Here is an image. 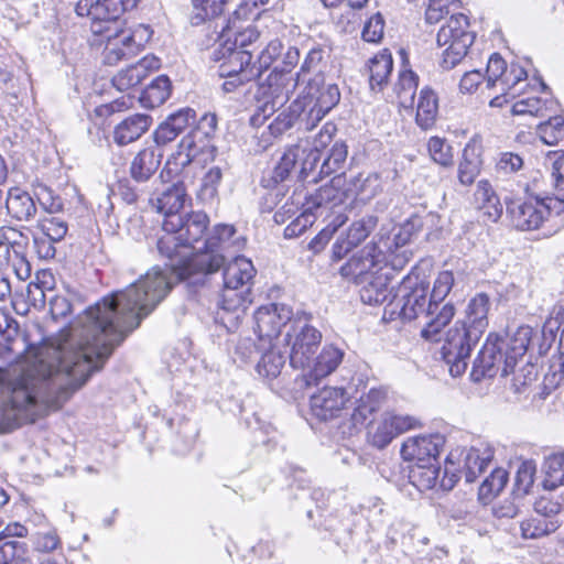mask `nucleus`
Here are the masks:
<instances>
[{
  "mask_svg": "<svg viewBox=\"0 0 564 564\" xmlns=\"http://www.w3.org/2000/svg\"><path fill=\"white\" fill-rule=\"evenodd\" d=\"M158 240L159 252L170 260L169 269L152 268L123 290L104 296L87 307L79 326L70 332L43 337L40 348L64 352H113L164 300L175 282L197 283L200 273L187 264L195 252L183 247L176 231L163 230Z\"/></svg>",
  "mask_w": 564,
  "mask_h": 564,
  "instance_id": "1",
  "label": "nucleus"
},
{
  "mask_svg": "<svg viewBox=\"0 0 564 564\" xmlns=\"http://www.w3.org/2000/svg\"><path fill=\"white\" fill-rule=\"evenodd\" d=\"M108 355H20L0 367V430L34 422L67 402Z\"/></svg>",
  "mask_w": 564,
  "mask_h": 564,
  "instance_id": "2",
  "label": "nucleus"
},
{
  "mask_svg": "<svg viewBox=\"0 0 564 564\" xmlns=\"http://www.w3.org/2000/svg\"><path fill=\"white\" fill-rule=\"evenodd\" d=\"M138 0H79L75 11L91 20V32L106 43L104 59L115 65L123 58L138 54L152 36L149 25L140 24L132 31L123 30L120 17L133 9Z\"/></svg>",
  "mask_w": 564,
  "mask_h": 564,
  "instance_id": "3",
  "label": "nucleus"
},
{
  "mask_svg": "<svg viewBox=\"0 0 564 564\" xmlns=\"http://www.w3.org/2000/svg\"><path fill=\"white\" fill-rule=\"evenodd\" d=\"M553 348L564 352V305L552 308L541 333L527 325L506 338L490 333L478 352H549Z\"/></svg>",
  "mask_w": 564,
  "mask_h": 564,
  "instance_id": "4",
  "label": "nucleus"
},
{
  "mask_svg": "<svg viewBox=\"0 0 564 564\" xmlns=\"http://www.w3.org/2000/svg\"><path fill=\"white\" fill-rule=\"evenodd\" d=\"M339 100L340 91L336 84L324 85L321 78H316L291 102L288 111H282L273 119L269 130L278 137L297 123L300 129L311 131Z\"/></svg>",
  "mask_w": 564,
  "mask_h": 564,
  "instance_id": "5",
  "label": "nucleus"
},
{
  "mask_svg": "<svg viewBox=\"0 0 564 564\" xmlns=\"http://www.w3.org/2000/svg\"><path fill=\"white\" fill-rule=\"evenodd\" d=\"M427 294L429 283L420 280L417 275L408 274L400 283V299L395 302V306L400 307V316L403 319L412 321L421 315L429 318L426 326L422 329V337L437 340L435 336L453 319L456 310L452 303H446L440 311H435V314L427 313Z\"/></svg>",
  "mask_w": 564,
  "mask_h": 564,
  "instance_id": "6",
  "label": "nucleus"
},
{
  "mask_svg": "<svg viewBox=\"0 0 564 564\" xmlns=\"http://www.w3.org/2000/svg\"><path fill=\"white\" fill-rule=\"evenodd\" d=\"M236 234L231 225H216L202 242V252H195L187 264L195 267L200 276L218 271L229 257L245 247L246 239Z\"/></svg>",
  "mask_w": 564,
  "mask_h": 564,
  "instance_id": "7",
  "label": "nucleus"
},
{
  "mask_svg": "<svg viewBox=\"0 0 564 564\" xmlns=\"http://www.w3.org/2000/svg\"><path fill=\"white\" fill-rule=\"evenodd\" d=\"M494 458V448L486 443H479L468 449L452 451L445 463L441 488L451 490L460 475L467 482H473L487 468Z\"/></svg>",
  "mask_w": 564,
  "mask_h": 564,
  "instance_id": "8",
  "label": "nucleus"
},
{
  "mask_svg": "<svg viewBox=\"0 0 564 564\" xmlns=\"http://www.w3.org/2000/svg\"><path fill=\"white\" fill-rule=\"evenodd\" d=\"M203 124H207L213 130L215 117L203 118L199 126L181 140L177 151L171 155L165 164L169 173L177 175L193 162L202 164L213 159L214 147L210 143L209 131H204Z\"/></svg>",
  "mask_w": 564,
  "mask_h": 564,
  "instance_id": "9",
  "label": "nucleus"
},
{
  "mask_svg": "<svg viewBox=\"0 0 564 564\" xmlns=\"http://www.w3.org/2000/svg\"><path fill=\"white\" fill-rule=\"evenodd\" d=\"M224 290L218 302L227 312H236L245 304L243 288L247 286L256 274L252 262L242 256H234L230 261H225Z\"/></svg>",
  "mask_w": 564,
  "mask_h": 564,
  "instance_id": "10",
  "label": "nucleus"
},
{
  "mask_svg": "<svg viewBox=\"0 0 564 564\" xmlns=\"http://www.w3.org/2000/svg\"><path fill=\"white\" fill-rule=\"evenodd\" d=\"M563 208L553 197L545 199H529L511 202L507 206L513 226L519 230H535L547 220L553 212L560 214Z\"/></svg>",
  "mask_w": 564,
  "mask_h": 564,
  "instance_id": "11",
  "label": "nucleus"
},
{
  "mask_svg": "<svg viewBox=\"0 0 564 564\" xmlns=\"http://www.w3.org/2000/svg\"><path fill=\"white\" fill-rule=\"evenodd\" d=\"M209 224V218L204 212H192L182 215H173L171 218H164L162 229L176 231L182 240L183 247L192 252H202V240Z\"/></svg>",
  "mask_w": 564,
  "mask_h": 564,
  "instance_id": "12",
  "label": "nucleus"
},
{
  "mask_svg": "<svg viewBox=\"0 0 564 564\" xmlns=\"http://www.w3.org/2000/svg\"><path fill=\"white\" fill-rule=\"evenodd\" d=\"M226 42L219 48L214 51V58L216 61L224 59L219 66V76H242V79H256L259 77L257 64L251 63V50H238L228 45L230 42L229 32L225 34Z\"/></svg>",
  "mask_w": 564,
  "mask_h": 564,
  "instance_id": "13",
  "label": "nucleus"
},
{
  "mask_svg": "<svg viewBox=\"0 0 564 564\" xmlns=\"http://www.w3.org/2000/svg\"><path fill=\"white\" fill-rule=\"evenodd\" d=\"M292 310L284 304L261 306L254 313L256 332L261 340H268L270 347L265 352L278 349V340L282 326L292 319Z\"/></svg>",
  "mask_w": 564,
  "mask_h": 564,
  "instance_id": "14",
  "label": "nucleus"
},
{
  "mask_svg": "<svg viewBox=\"0 0 564 564\" xmlns=\"http://www.w3.org/2000/svg\"><path fill=\"white\" fill-rule=\"evenodd\" d=\"M417 425L419 421L411 415L384 413L369 425L368 440L373 446L384 448L398 435Z\"/></svg>",
  "mask_w": 564,
  "mask_h": 564,
  "instance_id": "15",
  "label": "nucleus"
},
{
  "mask_svg": "<svg viewBox=\"0 0 564 564\" xmlns=\"http://www.w3.org/2000/svg\"><path fill=\"white\" fill-rule=\"evenodd\" d=\"M343 355H290V364L302 371L299 383L308 387L330 375L340 364Z\"/></svg>",
  "mask_w": 564,
  "mask_h": 564,
  "instance_id": "16",
  "label": "nucleus"
},
{
  "mask_svg": "<svg viewBox=\"0 0 564 564\" xmlns=\"http://www.w3.org/2000/svg\"><path fill=\"white\" fill-rule=\"evenodd\" d=\"M384 260L377 243L372 241L365 247L359 257H352L340 268V274L360 285L382 271Z\"/></svg>",
  "mask_w": 564,
  "mask_h": 564,
  "instance_id": "17",
  "label": "nucleus"
},
{
  "mask_svg": "<svg viewBox=\"0 0 564 564\" xmlns=\"http://www.w3.org/2000/svg\"><path fill=\"white\" fill-rule=\"evenodd\" d=\"M9 271L13 272L21 281L31 275V265L25 257L17 249L15 245L0 241V300L11 294Z\"/></svg>",
  "mask_w": 564,
  "mask_h": 564,
  "instance_id": "18",
  "label": "nucleus"
},
{
  "mask_svg": "<svg viewBox=\"0 0 564 564\" xmlns=\"http://www.w3.org/2000/svg\"><path fill=\"white\" fill-rule=\"evenodd\" d=\"M350 397L344 388L324 387L311 397V413L321 421L337 417L347 408Z\"/></svg>",
  "mask_w": 564,
  "mask_h": 564,
  "instance_id": "19",
  "label": "nucleus"
},
{
  "mask_svg": "<svg viewBox=\"0 0 564 564\" xmlns=\"http://www.w3.org/2000/svg\"><path fill=\"white\" fill-rule=\"evenodd\" d=\"M444 444L445 438L438 433L409 437L402 444L401 455L414 464L434 463Z\"/></svg>",
  "mask_w": 564,
  "mask_h": 564,
  "instance_id": "20",
  "label": "nucleus"
},
{
  "mask_svg": "<svg viewBox=\"0 0 564 564\" xmlns=\"http://www.w3.org/2000/svg\"><path fill=\"white\" fill-rule=\"evenodd\" d=\"M160 59L154 55H147L138 63L121 69L112 78V85L120 91L138 86L151 72L159 69Z\"/></svg>",
  "mask_w": 564,
  "mask_h": 564,
  "instance_id": "21",
  "label": "nucleus"
},
{
  "mask_svg": "<svg viewBox=\"0 0 564 564\" xmlns=\"http://www.w3.org/2000/svg\"><path fill=\"white\" fill-rule=\"evenodd\" d=\"M378 218L375 215H366L362 218L354 221L345 237H340L334 245V254L337 258H343L351 249L359 246L377 227Z\"/></svg>",
  "mask_w": 564,
  "mask_h": 564,
  "instance_id": "22",
  "label": "nucleus"
},
{
  "mask_svg": "<svg viewBox=\"0 0 564 564\" xmlns=\"http://www.w3.org/2000/svg\"><path fill=\"white\" fill-rule=\"evenodd\" d=\"M422 226L421 217L414 215L398 227L392 236L386 237L379 234L378 240L373 241V243H377L378 250L386 258L387 252L404 250L403 247L411 241L414 234L421 230Z\"/></svg>",
  "mask_w": 564,
  "mask_h": 564,
  "instance_id": "23",
  "label": "nucleus"
},
{
  "mask_svg": "<svg viewBox=\"0 0 564 564\" xmlns=\"http://www.w3.org/2000/svg\"><path fill=\"white\" fill-rule=\"evenodd\" d=\"M295 321L292 325V332H288L284 341L291 347V352H312L316 350L322 340V334L318 329L308 324L300 325Z\"/></svg>",
  "mask_w": 564,
  "mask_h": 564,
  "instance_id": "24",
  "label": "nucleus"
},
{
  "mask_svg": "<svg viewBox=\"0 0 564 564\" xmlns=\"http://www.w3.org/2000/svg\"><path fill=\"white\" fill-rule=\"evenodd\" d=\"M468 19L465 14H453L447 23L443 25L436 36V42L440 46H446L447 44H462L471 46L475 36L468 30Z\"/></svg>",
  "mask_w": 564,
  "mask_h": 564,
  "instance_id": "25",
  "label": "nucleus"
},
{
  "mask_svg": "<svg viewBox=\"0 0 564 564\" xmlns=\"http://www.w3.org/2000/svg\"><path fill=\"white\" fill-rule=\"evenodd\" d=\"M474 205L485 221L496 223L502 215V204L488 181L478 182L474 193Z\"/></svg>",
  "mask_w": 564,
  "mask_h": 564,
  "instance_id": "26",
  "label": "nucleus"
},
{
  "mask_svg": "<svg viewBox=\"0 0 564 564\" xmlns=\"http://www.w3.org/2000/svg\"><path fill=\"white\" fill-rule=\"evenodd\" d=\"M41 205L48 212L50 215L42 217L37 223V228L43 234V237L52 239L53 241H62L68 231L67 223L58 216L52 214L62 210L63 203L59 197L53 198L51 204L41 202Z\"/></svg>",
  "mask_w": 564,
  "mask_h": 564,
  "instance_id": "27",
  "label": "nucleus"
},
{
  "mask_svg": "<svg viewBox=\"0 0 564 564\" xmlns=\"http://www.w3.org/2000/svg\"><path fill=\"white\" fill-rule=\"evenodd\" d=\"M186 197V189L183 183H176L166 187L155 198H151L150 203L158 213L164 215V218H171L173 215H180Z\"/></svg>",
  "mask_w": 564,
  "mask_h": 564,
  "instance_id": "28",
  "label": "nucleus"
},
{
  "mask_svg": "<svg viewBox=\"0 0 564 564\" xmlns=\"http://www.w3.org/2000/svg\"><path fill=\"white\" fill-rule=\"evenodd\" d=\"M163 152L159 147L141 150L132 160L130 175L137 182H147L158 171Z\"/></svg>",
  "mask_w": 564,
  "mask_h": 564,
  "instance_id": "29",
  "label": "nucleus"
},
{
  "mask_svg": "<svg viewBox=\"0 0 564 564\" xmlns=\"http://www.w3.org/2000/svg\"><path fill=\"white\" fill-rule=\"evenodd\" d=\"M152 119L148 115L135 113L127 117L119 124L116 126L113 131V140L118 145H127L138 140L143 133L148 131Z\"/></svg>",
  "mask_w": 564,
  "mask_h": 564,
  "instance_id": "30",
  "label": "nucleus"
},
{
  "mask_svg": "<svg viewBox=\"0 0 564 564\" xmlns=\"http://www.w3.org/2000/svg\"><path fill=\"white\" fill-rule=\"evenodd\" d=\"M6 208L12 218L20 221H29L36 214V205L33 198L19 187L9 191Z\"/></svg>",
  "mask_w": 564,
  "mask_h": 564,
  "instance_id": "31",
  "label": "nucleus"
},
{
  "mask_svg": "<svg viewBox=\"0 0 564 564\" xmlns=\"http://www.w3.org/2000/svg\"><path fill=\"white\" fill-rule=\"evenodd\" d=\"M518 357L519 355H506L502 375L514 373L511 388L514 393L520 394L525 392L527 388L536 379V369L531 360H527L520 370L514 371V367L519 362Z\"/></svg>",
  "mask_w": 564,
  "mask_h": 564,
  "instance_id": "32",
  "label": "nucleus"
},
{
  "mask_svg": "<svg viewBox=\"0 0 564 564\" xmlns=\"http://www.w3.org/2000/svg\"><path fill=\"white\" fill-rule=\"evenodd\" d=\"M518 357L519 355H506L502 375L514 373L511 388L514 393L520 394L525 392L527 388L536 379V369L531 360H527L520 370L514 371V367L519 362Z\"/></svg>",
  "mask_w": 564,
  "mask_h": 564,
  "instance_id": "33",
  "label": "nucleus"
},
{
  "mask_svg": "<svg viewBox=\"0 0 564 564\" xmlns=\"http://www.w3.org/2000/svg\"><path fill=\"white\" fill-rule=\"evenodd\" d=\"M369 85L372 91H381L388 84L393 69L392 55L387 50L376 54L369 61Z\"/></svg>",
  "mask_w": 564,
  "mask_h": 564,
  "instance_id": "34",
  "label": "nucleus"
},
{
  "mask_svg": "<svg viewBox=\"0 0 564 564\" xmlns=\"http://www.w3.org/2000/svg\"><path fill=\"white\" fill-rule=\"evenodd\" d=\"M438 115V99L434 90L429 87L422 88L416 106L415 122L423 129H431Z\"/></svg>",
  "mask_w": 564,
  "mask_h": 564,
  "instance_id": "35",
  "label": "nucleus"
},
{
  "mask_svg": "<svg viewBox=\"0 0 564 564\" xmlns=\"http://www.w3.org/2000/svg\"><path fill=\"white\" fill-rule=\"evenodd\" d=\"M490 305V299L486 293H477L469 300L465 308L464 325L486 329Z\"/></svg>",
  "mask_w": 564,
  "mask_h": 564,
  "instance_id": "36",
  "label": "nucleus"
},
{
  "mask_svg": "<svg viewBox=\"0 0 564 564\" xmlns=\"http://www.w3.org/2000/svg\"><path fill=\"white\" fill-rule=\"evenodd\" d=\"M419 85L417 75L411 69L400 70L393 91L398 104L404 109H413L414 96Z\"/></svg>",
  "mask_w": 564,
  "mask_h": 564,
  "instance_id": "37",
  "label": "nucleus"
},
{
  "mask_svg": "<svg viewBox=\"0 0 564 564\" xmlns=\"http://www.w3.org/2000/svg\"><path fill=\"white\" fill-rule=\"evenodd\" d=\"M388 273L372 275L366 283L360 284V299L365 304L376 305L383 303L389 294Z\"/></svg>",
  "mask_w": 564,
  "mask_h": 564,
  "instance_id": "38",
  "label": "nucleus"
},
{
  "mask_svg": "<svg viewBox=\"0 0 564 564\" xmlns=\"http://www.w3.org/2000/svg\"><path fill=\"white\" fill-rule=\"evenodd\" d=\"M481 159L475 145L467 144L463 150L462 160L458 164V181L462 185H471L479 175Z\"/></svg>",
  "mask_w": 564,
  "mask_h": 564,
  "instance_id": "39",
  "label": "nucleus"
},
{
  "mask_svg": "<svg viewBox=\"0 0 564 564\" xmlns=\"http://www.w3.org/2000/svg\"><path fill=\"white\" fill-rule=\"evenodd\" d=\"M171 95V82L167 76H158L142 91L140 102L145 108H155L161 106Z\"/></svg>",
  "mask_w": 564,
  "mask_h": 564,
  "instance_id": "40",
  "label": "nucleus"
},
{
  "mask_svg": "<svg viewBox=\"0 0 564 564\" xmlns=\"http://www.w3.org/2000/svg\"><path fill=\"white\" fill-rule=\"evenodd\" d=\"M340 175L332 178L330 184L321 186L313 195L310 196L306 204L311 205L312 208L319 209L327 205H336L341 202L340 193Z\"/></svg>",
  "mask_w": 564,
  "mask_h": 564,
  "instance_id": "41",
  "label": "nucleus"
},
{
  "mask_svg": "<svg viewBox=\"0 0 564 564\" xmlns=\"http://www.w3.org/2000/svg\"><path fill=\"white\" fill-rule=\"evenodd\" d=\"M410 479L420 490L433 489L440 482V468L434 464H414L410 471Z\"/></svg>",
  "mask_w": 564,
  "mask_h": 564,
  "instance_id": "42",
  "label": "nucleus"
},
{
  "mask_svg": "<svg viewBox=\"0 0 564 564\" xmlns=\"http://www.w3.org/2000/svg\"><path fill=\"white\" fill-rule=\"evenodd\" d=\"M484 332L485 329L464 325L463 333L458 329L448 333V344L451 348L457 349L458 352H471L476 348Z\"/></svg>",
  "mask_w": 564,
  "mask_h": 564,
  "instance_id": "43",
  "label": "nucleus"
},
{
  "mask_svg": "<svg viewBox=\"0 0 564 564\" xmlns=\"http://www.w3.org/2000/svg\"><path fill=\"white\" fill-rule=\"evenodd\" d=\"M454 282L455 279L452 271L446 270L438 273L429 299L427 313L435 314V311H440V304L451 292Z\"/></svg>",
  "mask_w": 564,
  "mask_h": 564,
  "instance_id": "44",
  "label": "nucleus"
},
{
  "mask_svg": "<svg viewBox=\"0 0 564 564\" xmlns=\"http://www.w3.org/2000/svg\"><path fill=\"white\" fill-rule=\"evenodd\" d=\"M348 155V147L344 141H336L329 154L324 159L319 166L318 176L321 178L339 172L346 162Z\"/></svg>",
  "mask_w": 564,
  "mask_h": 564,
  "instance_id": "45",
  "label": "nucleus"
},
{
  "mask_svg": "<svg viewBox=\"0 0 564 564\" xmlns=\"http://www.w3.org/2000/svg\"><path fill=\"white\" fill-rule=\"evenodd\" d=\"M305 152L306 149L301 145L289 148L273 170V180L275 182H283L286 180L295 169L299 160L304 156Z\"/></svg>",
  "mask_w": 564,
  "mask_h": 564,
  "instance_id": "46",
  "label": "nucleus"
},
{
  "mask_svg": "<svg viewBox=\"0 0 564 564\" xmlns=\"http://www.w3.org/2000/svg\"><path fill=\"white\" fill-rule=\"evenodd\" d=\"M324 67L325 51L321 47H313L307 53L301 65V72L297 74V80H300V78L305 74H314V77L308 80L307 85L316 78H321L324 85H329L330 83H325L323 76L321 75Z\"/></svg>",
  "mask_w": 564,
  "mask_h": 564,
  "instance_id": "47",
  "label": "nucleus"
},
{
  "mask_svg": "<svg viewBox=\"0 0 564 564\" xmlns=\"http://www.w3.org/2000/svg\"><path fill=\"white\" fill-rule=\"evenodd\" d=\"M544 471L545 487L554 489L564 485V454L557 453L546 457Z\"/></svg>",
  "mask_w": 564,
  "mask_h": 564,
  "instance_id": "48",
  "label": "nucleus"
},
{
  "mask_svg": "<svg viewBox=\"0 0 564 564\" xmlns=\"http://www.w3.org/2000/svg\"><path fill=\"white\" fill-rule=\"evenodd\" d=\"M498 370L496 355H477L473 360L470 379L474 382L491 379Z\"/></svg>",
  "mask_w": 564,
  "mask_h": 564,
  "instance_id": "49",
  "label": "nucleus"
},
{
  "mask_svg": "<svg viewBox=\"0 0 564 564\" xmlns=\"http://www.w3.org/2000/svg\"><path fill=\"white\" fill-rule=\"evenodd\" d=\"M551 163V177L554 185V199L558 207L564 209V153H553L549 156Z\"/></svg>",
  "mask_w": 564,
  "mask_h": 564,
  "instance_id": "50",
  "label": "nucleus"
},
{
  "mask_svg": "<svg viewBox=\"0 0 564 564\" xmlns=\"http://www.w3.org/2000/svg\"><path fill=\"white\" fill-rule=\"evenodd\" d=\"M555 530V524L541 517H534L523 520L520 523L521 536L523 539H540Z\"/></svg>",
  "mask_w": 564,
  "mask_h": 564,
  "instance_id": "51",
  "label": "nucleus"
},
{
  "mask_svg": "<svg viewBox=\"0 0 564 564\" xmlns=\"http://www.w3.org/2000/svg\"><path fill=\"white\" fill-rule=\"evenodd\" d=\"M541 140L547 145H555L564 139V117L555 116L538 126Z\"/></svg>",
  "mask_w": 564,
  "mask_h": 564,
  "instance_id": "52",
  "label": "nucleus"
},
{
  "mask_svg": "<svg viewBox=\"0 0 564 564\" xmlns=\"http://www.w3.org/2000/svg\"><path fill=\"white\" fill-rule=\"evenodd\" d=\"M468 357L470 355H437L434 367L456 378L466 371Z\"/></svg>",
  "mask_w": 564,
  "mask_h": 564,
  "instance_id": "53",
  "label": "nucleus"
},
{
  "mask_svg": "<svg viewBox=\"0 0 564 564\" xmlns=\"http://www.w3.org/2000/svg\"><path fill=\"white\" fill-rule=\"evenodd\" d=\"M315 219L314 209L305 203L303 213L285 227L284 237L289 239L299 237L314 224Z\"/></svg>",
  "mask_w": 564,
  "mask_h": 564,
  "instance_id": "54",
  "label": "nucleus"
},
{
  "mask_svg": "<svg viewBox=\"0 0 564 564\" xmlns=\"http://www.w3.org/2000/svg\"><path fill=\"white\" fill-rule=\"evenodd\" d=\"M429 152L434 162L447 166L453 162L452 147L438 137H432L427 143Z\"/></svg>",
  "mask_w": 564,
  "mask_h": 564,
  "instance_id": "55",
  "label": "nucleus"
},
{
  "mask_svg": "<svg viewBox=\"0 0 564 564\" xmlns=\"http://www.w3.org/2000/svg\"><path fill=\"white\" fill-rule=\"evenodd\" d=\"M228 32L231 39L228 45H231L232 48L238 50H250L249 47L252 46L260 36L258 30L252 25H248L242 30H236L235 32L229 29L226 34Z\"/></svg>",
  "mask_w": 564,
  "mask_h": 564,
  "instance_id": "56",
  "label": "nucleus"
},
{
  "mask_svg": "<svg viewBox=\"0 0 564 564\" xmlns=\"http://www.w3.org/2000/svg\"><path fill=\"white\" fill-rule=\"evenodd\" d=\"M285 364L284 355H262L257 364V371L265 378H275Z\"/></svg>",
  "mask_w": 564,
  "mask_h": 564,
  "instance_id": "57",
  "label": "nucleus"
},
{
  "mask_svg": "<svg viewBox=\"0 0 564 564\" xmlns=\"http://www.w3.org/2000/svg\"><path fill=\"white\" fill-rule=\"evenodd\" d=\"M283 44L279 39L272 40L268 43V45L261 51L257 64V70H259V77L262 72L268 69L270 65L279 57H281L283 52Z\"/></svg>",
  "mask_w": 564,
  "mask_h": 564,
  "instance_id": "58",
  "label": "nucleus"
},
{
  "mask_svg": "<svg viewBox=\"0 0 564 564\" xmlns=\"http://www.w3.org/2000/svg\"><path fill=\"white\" fill-rule=\"evenodd\" d=\"M535 470V464L532 460H523L519 464L514 479L518 491L529 492L534 482Z\"/></svg>",
  "mask_w": 564,
  "mask_h": 564,
  "instance_id": "59",
  "label": "nucleus"
},
{
  "mask_svg": "<svg viewBox=\"0 0 564 564\" xmlns=\"http://www.w3.org/2000/svg\"><path fill=\"white\" fill-rule=\"evenodd\" d=\"M547 108V101L539 97H529L521 99L512 106L514 115H534L544 116V110Z\"/></svg>",
  "mask_w": 564,
  "mask_h": 564,
  "instance_id": "60",
  "label": "nucleus"
},
{
  "mask_svg": "<svg viewBox=\"0 0 564 564\" xmlns=\"http://www.w3.org/2000/svg\"><path fill=\"white\" fill-rule=\"evenodd\" d=\"M24 544L19 541H4L0 538V564H14L23 557Z\"/></svg>",
  "mask_w": 564,
  "mask_h": 564,
  "instance_id": "61",
  "label": "nucleus"
},
{
  "mask_svg": "<svg viewBox=\"0 0 564 564\" xmlns=\"http://www.w3.org/2000/svg\"><path fill=\"white\" fill-rule=\"evenodd\" d=\"M508 474L503 468H495L480 487L484 495H498L506 486Z\"/></svg>",
  "mask_w": 564,
  "mask_h": 564,
  "instance_id": "62",
  "label": "nucleus"
},
{
  "mask_svg": "<svg viewBox=\"0 0 564 564\" xmlns=\"http://www.w3.org/2000/svg\"><path fill=\"white\" fill-rule=\"evenodd\" d=\"M447 47L442 54L441 66L444 69H452L455 67L467 54L470 46L465 43L462 44H447Z\"/></svg>",
  "mask_w": 564,
  "mask_h": 564,
  "instance_id": "63",
  "label": "nucleus"
},
{
  "mask_svg": "<svg viewBox=\"0 0 564 564\" xmlns=\"http://www.w3.org/2000/svg\"><path fill=\"white\" fill-rule=\"evenodd\" d=\"M384 20L380 13L369 18L362 30V39L367 42L377 43L383 36Z\"/></svg>",
  "mask_w": 564,
  "mask_h": 564,
  "instance_id": "64",
  "label": "nucleus"
}]
</instances>
